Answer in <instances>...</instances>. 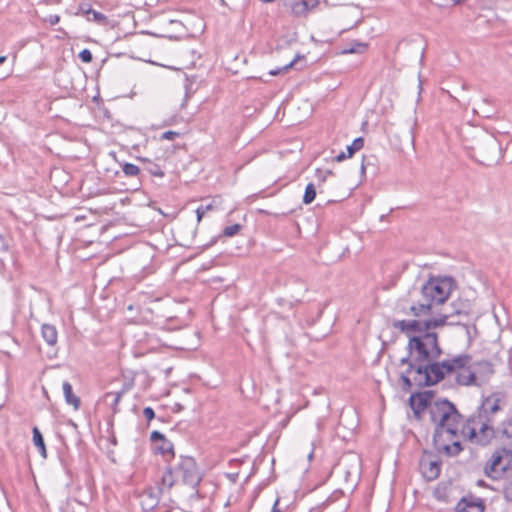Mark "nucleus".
<instances>
[{
	"mask_svg": "<svg viewBox=\"0 0 512 512\" xmlns=\"http://www.w3.org/2000/svg\"><path fill=\"white\" fill-rule=\"evenodd\" d=\"M443 324L438 322H419L414 320H397L393 328L408 337V355L400 359V365H406L401 372L400 382L404 392L413 388L433 386L441 382L447 375L457 374L450 360H439L443 353L436 329Z\"/></svg>",
	"mask_w": 512,
	"mask_h": 512,
	"instance_id": "obj_1",
	"label": "nucleus"
},
{
	"mask_svg": "<svg viewBox=\"0 0 512 512\" xmlns=\"http://www.w3.org/2000/svg\"><path fill=\"white\" fill-rule=\"evenodd\" d=\"M430 421L434 424L433 446L436 452L454 457L463 451L461 443L463 415L455 404L445 398L436 399L429 407Z\"/></svg>",
	"mask_w": 512,
	"mask_h": 512,
	"instance_id": "obj_2",
	"label": "nucleus"
},
{
	"mask_svg": "<svg viewBox=\"0 0 512 512\" xmlns=\"http://www.w3.org/2000/svg\"><path fill=\"white\" fill-rule=\"evenodd\" d=\"M494 437V423L486 422L475 414L469 416L462 425L461 439H467L473 444L486 446Z\"/></svg>",
	"mask_w": 512,
	"mask_h": 512,
	"instance_id": "obj_3",
	"label": "nucleus"
},
{
	"mask_svg": "<svg viewBox=\"0 0 512 512\" xmlns=\"http://www.w3.org/2000/svg\"><path fill=\"white\" fill-rule=\"evenodd\" d=\"M423 292L435 305L443 304L450 296L455 281L452 277L430 278L423 285Z\"/></svg>",
	"mask_w": 512,
	"mask_h": 512,
	"instance_id": "obj_4",
	"label": "nucleus"
},
{
	"mask_svg": "<svg viewBox=\"0 0 512 512\" xmlns=\"http://www.w3.org/2000/svg\"><path fill=\"white\" fill-rule=\"evenodd\" d=\"M512 467V450L507 448L496 449L485 465V474L498 480Z\"/></svg>",
	"mask_w": 512,
	"mask_h": 512,
	"instance_id": "obj_5",
	"label": "nucleus"
},
{
	"mask_svg": "<svg viewBox=\"0 0 512 512\" xmlns=\"http://www.w3.org/2000/svg\"><path fill=\"white\" fill-rule=\"evenodd\" d=\"M176 475L183 484L193 488L198 493V486L202 481L203 475L200 472L195 459L191 456L181 455L179 462L175 466Z\"/></svg>",
	"mask_w": 512,
	"mask_h": 512,
	"instance_id": "obj_6",
	"label": "nucleus"
},
{
	"mask_svg": "<svg viewBox=\"0 0 512 512\" xmlns=\"http://www.w3.org/2000/svg\"><path fill=\"white\" fill-rule=\"evenodd\" d=\"M454 366L456 375V382L459 385L469 386L476 383V374L472 372L468 366L472 360L469 354H458L448 358Z\"/></svg>",
	"mask_w": 512,
	"mask_h": 512,
	"instance_id": "obj_7",
	"label": "nucleus"
},
{
	"mask_svg": "<svg viewBox=\"0 0 512 512\" xmlns=\"http://www.w3.org/2000/svg\"><path fill=\"white\" fill-rule=\"evenodd\" d=\"M473 313V304L469 299L466 298H457L450 304V309L445 313L441 314L438 318H431L426 320H419V322H438L439 320H443V324L438 328H442L447 320L451 317H469Z\"/></svg>",
	"mask_w": 512,
	"mask_h": 512,
	"instance_id": "obj_8",
	"label": "nucleus"
},
{
	"mask_svg": "<svg viewBox=\"0 0 512 512\" xmlns=\"http://www.w3.org/2000/svg\"><path fill=\"white\" fill-rule=\"evenodd\" d=\"M504 396L500 392L492 393L482 400L475 415L481 417L486 422H495V415L502 410Z\"/></svg>",
	"mask_w": 512,
	"mask_h": 512,
	"instance_id": "obj_9",
	"label": "nucleus"
},
{
	"mask_svg": "<svg viewBox=\"0 0 512 512\" xmlns=\"http://www.w3.org/2000/svg\"><path fill=\"white\" fill-rule=\"evenodd\" d=\"M410 300L409 313L414 317L430 315L433 313V307L436 306L433 301H430V297L424 294L423 286L420 290L410 292Z\"/></svg>",
	"mask_w": 512,
	"mask_h": 512,
	"instance_id": "obj_10",
	"label": "nucleus"
},
{
	"mask_svg": "<svg viewBox=\"0 0 512 512\" xmlns=\"http://www.w3.org/2000/svg\"><path fill=\"white\" fill-rule=\"evenodd\" d=\"M442 462L438 457L429 451H424L419 461V468L427 481L437 479L441 472Z\"/></svg>",
	"mask_w": 512,
	"mask_h": 512,
	"instance_id": "obj_11",
	"label": "nucleus"
},
{
	"mask_svg": "<svg viewBox=\"0 0 512 512\" xmlns=\"http://www.w3.org/2000/svg\"><path fill=\"white\" fill-rule=\"evenodd\" d=\"M150 440L154 445V452L161 454L167 463L175 458L174 445L164 434L155 430L151 433Z\"/></svg>",
	"mask_w": 512,
	"mask_h": 512,
	"instance_id": "obj_12",
	"label": "nucleus"
},
{
	"mask_svg": "<svg viewBox=\"0 0 512 512\" xmlns=\"http://www.w3.org/2000/svg\"><path fill=\"white\" fill-rule=\"evenodd\" d=\"M432 391L415 392L411 393L409 402L416 418L421 417V413L427 411L429 413V407L435 401L433 400Z\"/></svg>",
	"mask_w": 512,
	"mask_h": 512,
	"instance_id": "obj_13",
	"label": "nucleus"
},
{
	"mask_svg": "<svg viewBox=\"0 0 512 512\" xmlns=\"http://www.w3.org/2000/svg\"><path fill=\"white\" fill-rule=\"evenodd\" d=\"M139 504L144 512L153 511L158 503L159 496L152 487L146 488L138 494Z\"/></svg>",
	"mask_w": 512,
	"mask_h": 512,
	"instance_id": "obj_14",
	"label": "nucleus"
},
{
	"mask_svg": "<svg viewBox=\"0 0 512 512\" xmlns=\"http://www.w3.org/2000/svg\"><path fill=\"white\" fill-rule=\"evenodd\" d=\"M456 512H484L485 505L481 499L462 497L455 506Z\"/></svg>",
	"mask_w": 512,
	"mask_h": 512,
	"instance_id": "obj_15",
	"label": "nucleus"
},
{
	"mask_svg": "<svg viewBox=\"0 0 512 512\" xmlns=\"http://www.w3.org/2000/svg\"><path fill=\"white\" fill-rule=\"evenodd\" d=\"M454 492L455 489L453 488L451 482H440L436 486L433 495L438 501L449 504L456 501Z\"/></svg>",
	"mask_w": 512,
	"mask_h": 512,
	"instance_id": "obj_16",
	"label": "nucleus"
},
{
	"mask_svg": "<svg viewBox=\"0 0 512 512\" xmlns=\"http://www.w3.org/2000/svg\"><path fill=\"white\" fill-rule=\"evenodd\" d=\"M142 166V173L153 177L163 178L165 176L164 161L155 162L148 158H138Z\"/></svg>",
	"mask_w": 512,
	"mask_h": 512,
	"instance_id": "obj_17",
	"label": "nucleus"
},
{
	"mask_svg": "<svg viewBox=\"0 0 512 512\" xmlns=\"http://www.w3.org/2000/svg\"><path fill=\"white\" fill-rule=\"evenodd\" d=\"M41 335L49 346H55L58 340V332L54 325L43 324L41 327Z\"/></svg>",
	"mask_w": 512,
	"mask_h": 512,
	"instance_id": "obj_18",
	"label": "nucleus"
},
{
	"mask_svg": "<svg viewBox=\"0 0 512 512\" xmlns=\"http://www.w3.org/2000/svg\"><path fill=\"white\" fill-rule=\"evenodd\" d=\"M62 389L66 403L73 406L75 410H78L80 408L81 401L80 398L73 393L72 385L68 381H64Z\"/></svg>",
	"mask_w": 512,
	"mask_h": 512,
	"instance_id": "obj_19",
	"label": "nucleus"
},
{
	"mask_svg": "<svg viewBox=\"0 0 512 512\" xmlns=\"http://www.w3.org/2000/svg\"><path fill=\"white\" fill-rule=\"evenodd\" d=\"M122 171L127 177H137L138 184L141 185L144 179V174L142 173V166L125 162L122 165Z\"/></svg>",
	"mask_w": 512,
	"mask_h": 512,
	"instance_id": "obj_20",
	"label": "nucleus"
},
{
	"mask_svg": "<svg viewBox=\"0 0 512 512\" xmlns=\"http://www.w3.org/2000/svg\"><path fill=\"white\" fill-rule=\"evenodd\" d=\"M178 480L175 466L168 465L161 479L162 485L170 489Z\"/></svg>",
	"mask_w": 512,
	"mask_h": 512,
	"instance_id": "obj_21",
	"label": "nucleus"
},
{
	"mask_svg": "<svg viewBox=\"0 0 512 512\" xmlns=\"http://www.w3.org/2000/svg\"><path fill=\"white\" fill-rule=\"evenodd\" d=\"M32 434H33V443H34L35 447L38 449L40 455L43 458H46L47 457V450H46V446H45V443H44V438H43L42 433L38 429V427H36V426L33 427Z\"/></svg>",
	"mask_w": 512,
	"mask_h": 512,
	"instance_id": "obj_22",
	"label": "nucleus"
},
{
	"mask_svg": "<svg viewBox=\"0 0 512 512\" xmlns=\"http://www.w3.org/2000/svg\"><path fill=\"white\" fill-rule=\"evenodd\" d=\"M85 16L89 21H94L99 24L107 23V17L104 14L93 10L92 8H88V10L85 11Z\"/></svg>",
	"mask_w": 512,
	"mask_h": 512,
	"instance_id": "obj_23",
	"label": "nucleus"
},
{
	"mask_svg": "<svg viewBox=\"0 0 512 512\" xmlns=\"http://www.w3.org/2000/svg\"><path fill=\"white\" fill-rule=\"evenodd\" d=\"M364 147V138L358 137L346 147L348 156L352 157L356 152L360 151Z\"/></svg>",
	"mask_w": 512,
	"mask_h": 512,
	"instance_id": "obj_24",
	"label": "nucleus"
},
{
	"mask_svg": "<svg viewBox=\"0 0 512 512\" xmlns=\"http://www.w3.org/2000/svg\"><path fill=\"white\" fill-rule=\"evenodd\" d=\"M316 197V188L313 183H309L306 188L303 195V203L304 204H310L315 200Z\"/></svg>",
	"mask_w": 512,
	"mask_h": 512,
	"instance_id": "obj_25",
	"label": "nucleus"
},
{
	"mask_svg": "<svg viewBox=\"0 0 512 512\" xmlns=\"http://www.w3.org/2000/svg\"><path fill=\"white\" fill-rule=\"evenodd\" d=\"M122 395H123V392L120 391V392H108L104 396L106 400L109 399V398H112L111 406H112V409H113V411L115 413L118 411L117 410V405L119 404Z\"/></svg>",
	"mask_w": 512,
	"mask_h": 512,
	"instance_id": "obj_26",
	"label": "nucleus"
},
{
	"mask_svg": "<svg viewBox=\"0 0 512 512\" xmlns=\"http://www.w3.org/2000/svg\"><path fill=\"white\" fill-rule=\"evenodd\" d=\"M301 58L302 57L300 55H297L290 63L286 64L282 68L271 70L269 72V74L272 75V76H276V75H279L281 73H285V72H287L290 68H292L296 64L298 59H301Z\"/></svg>",
	"mask_w": 512,
	"mask_h": 512,
	"instance_id": "obj_27",
	"label": "nucleus"
},
{
	"mask_svg": "<svg viewBox=\"0 0 512 512\" xmlns=\"http://www.w3.org/2000/svg\"><path fill=\"white\" fill-rule=\"evenodd\" d=\"M314 6H315V4L310 6L307 1H302L294 6V12L296 14H305L306 12L311 10Z\"/></svg>",
	"mask_w": 512,
	"mask_h": 512,
	"instance_id": "obj_28",
	"label": "nucleus"
},
{
	"mask_svg": "<svg viewBox=\"0 0 512 512\" xmlns=\"http://www.w3.org/2000/svg\"><path fill=\"white\" fill-rule=\"evenodd\" d=\"M241 229L240 224H233L224 228L222 234L225 237H232L236 235Z\"/></svg>",
	"mask_w": 512,
	"mask_h": 512,
	"instance_id": "obj_29",
	"label": "nucleus"
},
{
	"mask_svg": "<svg viewBox=\"0 0 512 512\" xmlns=\"http://www.w3.org/2000/svg\"><path fill=\"white\" fill-rule=\"evenodd\" d=\"M502 433L508 439L512 438V418L503 422Z\"/></svg>",
	"mask_w": 512,
	"mask_h": 512,
	"instance_id": "obj_30",
	"label": "nucleus"
},
{
	"mask_svg": "<svg viewBox=\"0 0 512 512\" xmlns=\"http://www.w3.org/2000/svg\"><path fill=\"white\" fill-rule=\"evenodd\" d=\"M181 135V133L177 130H167L166 132H164L161 136V139L163 140H173L175 139L176 137H179Z\"/></svg>",
	"mask_w": 512,
	"mask_h": 512,
	"instance_id": "obj_31",
	"label": "nucleus"
},
{
	"mask_svg": "<svg viewBox=\"0 0 512 512\" xmlns=\"http://www.w3.org/2000/svg\"><path fill=\"white\" fill-rule=\"evenodd\" d=\"M79 58L81 59L82 62L84 63H90L92 61V53L90 50L88 49H83L80 53H79Z\"/></svg>",
	"mask_w": 512,
	"mask_h": 512,
	"instance_id": "obj_32",
	"label": "nucleus"
},
{
	"mask_svg": "<svg viewBox=\"0 0 512 512\" xmlns=\"http://www.w3.org/2000/svg\"><path fill=\"white\" fill-rule=\"evenodd\" d=\"M365 48H366L365 44L358 43L356 45V47H351V48L344 49L343 53L344 54H347V53H358V52L363 51Z\"/></svg>",
	"mask_w": 512,
	"mask_h": 512,
	"instance_id": "obj_33",
	"label": "nucleus"
},
{
	"mask_svg": "<svg viewBox=\"0 0 512 512\" xmlns=\"http://www.w3.org/2000/svg\"><path fill=\"white\" fill-rule=\"evenodd\" d=\"M143 415L148 421H151L155 417V412L151 407H145L143 410Z\"/></svg>",
	"mask_w": 512,
	"mask_h": 512,
	"instance_id": "obj_34",
	"label": "nucleus"
},
{
	"mask_svg": "<svg viewBox=\"0 0 512 512\" xmlns=\"http://www.w3.org/2000/svg\"><path fill=\"white\" fill-rule=\"evenodd\" d=\"M181 123V119L177 116H173L169 120L164 121L165 126L180 125Z\"/></svg>",
	"mask_w": 512,
	"mask_h": 512,
	"instance_id": "obj_35",
	"label": "nucleus"
},
{
	"mask_svg": "<svg viewBox=\"0 0 512 512\" xmlns=\"http://www.w3.org/2000/svg\"><path fill=\"white\" fill-rule=\"evenodd\" d=\"M46 21H47L50 25L54 26V25H56V24H58V23H59V21H60V17H59L58 15H49V16L47 17Z\"/></svg>",
	"mask_w": 512,
	"mask_h": 512,
	"instance_id": "obj_36",
	"label": "nucleus"
},
{
	"mask_svg": "<svg viewBox=\"0 0 512 512\" xmlns=\"http://www.w3.org/2000/svg\"><path fill=\"white\" fill-rule=\"evenodd\" d=\"M203 210H204L203 205H200L196 209L197 222H200L202 220V218L204 217L205 213L203 212Z\"/></svg>",
	"mask_w": 512,
	"mask_h": 512,
	"instance_id": "obj_37",
	"label": "nucleus"
},
{
	"mask_svg": "<svg viewBox=\"0 0 512 512\" xmlns=\"http://www.w3.org/2000/svg\"><path fill=\"white\" fill-rule=\"evenodd\" d=\"M348 158H351L350 156H348L347 152H341L339 153L336 157H335V161L336 162H342Z\"/></svg>",
	"mask_w": 512,
	"mask_h": 512,
	"instance_id": "obj_38",
	"label": "nucleus"
},
{
	"mask_svg": "<svg viewBox=\"0 0 512 512\" xmlns=\"http://www.w3.org/2000/svg\"><path fill=\"white\" fill-rule=\"evenodd\" d=\"M505 496L506 498L512 500V482L508 487L505 488Z\"/></svg>",
	"mask_w": 512,
	"mask_h": 512,
	"instance_id": "obj_39",
	"label": "nucleus"
},
{
	"mask_svg": "<svg viewBox=\"0 0 512 512\" xmlns=\"http://www.w3.org/2000/svg\"><path fill=\"white\" fill-rule=\"evenodd\" d=\"M369 164L368 158L363 156L362 164H361V172L364 173L366 170V166Z\"/></svg>",
	"mask_w": 512,
	"mask_h": 512,
	"instance_id": "obj_40",
	"label": "nucleus"
},
{
	"mask_svg": "<svg viewBox=\"0 0 512 512\" xmlns=\"http://www.w3.org/2000/svg\"><path fill=\"white\" fill-rule=\"evenodd\" d=\"M279 501H280V498L278 497V498L275 500V502H274V504H273V506H272V510H271V512H281V511H280V509H279V507H278V505H279Z\"/></svg>",
	"mask_w": 512,
	"mask_h": 512,
	"instance_id": "obj_41",
	"label": "nucleus"
},
{
	"mask_svg": "<svg viewBox=\"0 0 512 512\" xmlns=\"http://www.w3.org/2000/svg\"><path fill=\"white\" fill-rule=\"evenodd\" d=\"M203 208H204L203 212L206 213L207 211H210L213 209V205H212V203H210L208 205H203Z\"/></svg>",
	"mask_w": 512,
	"mask_h": 512,
	"instance_id": "obj_42",
	"label": "nucleus"
},
{
	"mask_svg": "<svg viewBox=\"0 0 512 512\" xmlns=\"http://www.w3.org/2000/svg\"><path fill=\"white\" fill-rule=\"evenodd\" d=\"M89 7H85L84 5L80 7V11L85 15V11L88 10Z\"/></svg>",
	"mask_w": 512,
	"mask_h": 512,
	"instance_id": "obj_43",
	"label": "nucleus"
},
{
	"mask_svg": "<svg viewBox=\"0 0 512 512\" xmlns=\"http://www.w3.org/2000/svg\"><path fill=\"white\" fill-rule=\"evenodd\" d=\"M6 56H0V65L6 61Z\"/></svg>",
	"mask_w": 512,
	"mask_h": 512,
	"instance_id": "obj_44",
	"label": "nucleus"
},
{
	"mask_svg": "<svg viewBox=\"0 0 512 512\" xmlns=\"http://www.w3.org/2000/svg\"><path fill=\"white\" fill-rule=\"evenodd\" d=\"M111 443H112L113 445H116V444H117V440H116V437H115V436H113V437H112V439H111Z\"/></svg>",
	"mask_w": 512,
	"mask_h": 512,
	"instance_id": "obj_45",
	"label": "nucleus"
},
{
	"mask_svg": "<svg viewBox=\"0 0 512 512\" xmlns=\"http://www.w3.org/2000/svg\"><path fill=\"white\" fill-rule=\"evenodd\" d=\"M410 137H411L412 140L415 138L414 130H411Z\"/></svg>",
	"mask_w": 512,
	"mask_h": 512,
	"instance_id": "obj_46",
	"label": "nucleus"
},
{
	"mask_svg": "<svg viewBox=\"0 0 512 512\" xmlns=\"http://www.w3.org/2000/svg\"><path fill=\"white\" fill-rule=\"evenodd\" d=\"M452 1L457 4V3L462 2L463 0H452Z\"/></svg>",
	"mask_w": 512,
	"mask_h": 512,
	"instance_id": "obj_47",
	"label": "nucleus"
},
{
	"mask_svg": "<svg viewBox=\"0 0 512 512\" xmlns=\"http://www.w3.org/2000/svg\"><path fill=\"white\" fill-rule=\"evenodd\" d=\"M310 512H318L316 509H312L310 510Z\"/></svg>",
	"mask_w": 512,
	"mask_h": 512,
	"instance_id": "obj_48",
	"label": "nucleus"
}]
</instances>
